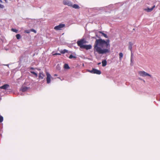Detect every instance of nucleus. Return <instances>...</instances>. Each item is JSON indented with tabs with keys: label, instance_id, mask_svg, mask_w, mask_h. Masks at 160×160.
<instances>
[{
	"label": "nucleus",
	"instance_id": "obj_1",
	"mask_svg": "<svg viewBox=\"0 0 160 160\" xmlns=\"http://www.w3.org/2000/svg\"><path fill=\"white\" fill-rule=\"evenodd\" d=\"M110 41L109 39L105 40L100 38L96 39L94 45V52L99 54H104L110 52Z\"/></svg>",
	"mask_w": 160,
	"mask_h": 160
},
{
	"label": "nucleus",
	"instance_id": "obj_2",
	"mask_svg": "<svg viewBox=\"0 0 160 160\" xmlns=\"http://www.w3.org/2000/svg\"><path fill=\"white\" fill-rule=\"evenodd\" d=\"M87 42L84 39H81L80 40H78L77 42V44L78 46H79L80 48H82L83 46L84 45L83 44L86 43Z\"/></svg>",
	"mask_w": 160,
	"mask_h": 160
},
{
	"label": "nucleus",
	"instance_id": "obj_3",
	"mask_svg": "<svg viewBox=\"0 0 160 160\" xmlns=\"http://www.w3.org/2000/svg\"><path fill=\"white\" fill-rule=\"evenodd\" d=\"M88 71L91 73L96 74L98 75H100L101 73L100 70L94 68H93L92 70H88Z\"/></svg>",
	"mask_w": 160,
	"mask_h": 160
},
{
	"label": "nucleus",
	"instance_id": "obj_4",
	"mask_svg": "<svg viewBox=\"0 0 160 160\" xmlns=\"http://www.w3.org/2000/svg\"><path fill=\"white\" fill-rule=\"evenodd\" d=\"M65 27V25L63 24H60L56 26L54 28V29L55 30H60L62 28Z\"/></svg>",
	"mask_w": 160,
	"mask_h": 160
},
{
	"label": "nucleus",
	"instance_id": "obj_5",
	"mask_svg": "<svg viewBox=\"0 0 160 160\" xmlns=\"http://www.w3.org/2000/svg\"><path fill=\"white\" fill-rule=\"evenodd\" d=\"M138 74L140 76L142 77H145V76L151 77V75H150L144 71H139L138 72Z\"/></svg>",
	"mask_w": 160,
	"mask_h": 160
},
{
	"label": "nucleus",
	"instance_id": "obj_6",
	"mask_svg": "<svg viewBox=\"0 0 160 160\" xmlns=\"http://www.w3.org/2000/svg\"><path fill=\"white\" fill-rule=\"evenodd\" d=\"M46 74L47 76V83L49 84L51 82V76L50 73L47 72H46Z\"/></svg>",
	"mask_w": 160,
	"mask_h": 160
},
{
	"label": "nucleus",
	"instance_id": "obj_7",
	"mask_svg": "<svg viewBox=\"0 0 160 160\" xmlns=\"http://www.w3.org/2000/svg\"><path fill=\"white\" fill-rule=\"evenodd\" d=\"M63 2L64 5H67L68 6L70 7L72 6V3L71 2L68 0H64Z\"/></svg>",
	"mask_w": 160,
	"mask_h": 160
},
{
	"label": "nucleus",
	"instance_id": "obj_8",
	"mask_svg": "<svg viewBox=\"0 0 160 160\" xmlns=\"http://www.w3.org/2000/svg\"><path fill=\"white\" fill-rule=\"evenodd\" d=\"M92 48L91 45H85L83 46L82 48L85 49L87 50L91 49Z\"/></svg>",
	"mask_w": 160,
	"mask_h": 160
},
{
	"label": "nucleus",
	"instance_id": "obj_9",
	"mask_svg": "<svg viewBox=\"0 0 160 160\" xmlns=\"http://www.w3.org/2000/svg\"><path fill=\"white\" fill-rule=\"evenodd\" d=\"M9 87V86L8 84H5L2 86L0 87V89L6 90L7 88H8Z\"/></svg>",
	"mask_w": 160,
	"mask_h": 160
},
{
	"label": "nucleus",
	"instance_id": "obj_10",
	"mask_svg": "<svg viewBox=\"0 0 160 160\" xmlns=\"http://www.w3.org/2000/svg\"><path fill=\"white\" fill-rule=\"evenodd\" d=\"M45 76V75L42 72H40L39 74L38 77L39 79H43Z\"/></svg>",
	"mask_w": 160,
	"mask_h": 160
},
{
	"label": "nucleus",
	"instance_id": "obj_11",
	"mask_svg": "<svg viewBox=\"0 0 160 160\" xmlns=\"http://www.w3.org/2000/svg\"><path fill=\"white\" fill-rule=\"evenodd\" d=\"M155 7V5L153 6L152 8H148L147 9H145V10L146 11L148 12H151L153 9V8Z\"/></svg>",
	"mask_w": 160,
	"mask_h": 160
},
{
	"label": "nucleus",
	"instance_id": "obj_12",
	"mask_svg": "<svg viewBox=\"0 0 160 160\" xmlns=\"http://www.w3.org/2000/svg\"><path fill=\"white\" fill-rule=\"evenodd\" d=\"M28 89V88L26 87H22L21 88L22 91V92L26 91Z\"/></svg>",
	"mask_w": 160,
	"mask_h": 160
},
{
	"label": "nucleus",
	"instance_id": "obj_13",
	"mask_svg": "<svg viewBox=\"0 0 160 160\" xmlns=\"http://www.w3.org/2000/svg\"><path fill=\"white\" fill-rule=\"evenodd\" d=\"M132 45L133 44L131 42H129L128 49L130 50L131 51H132Z\"/></svg>",
	"mask_w": 160,
	"mask_h": 160
},
{
	"label": "nucleus",
	"instance_id": "obj_14",
	"mask_svg": "<svg viewBox=\"0 0 160 160\" xmlns=\"http://www.w3.org/2000/svg\"><path fill=\"white\" fill-rule=\"evenodd\" d=\"M71 7L75 9H79L80 8V7L78 6V5L76 4L73 5L72 4V6H71Z\"/></svg>",
	"mask_w": 160,
	"mask_h": 160
},
{
	"label": "nucleus",
	"instance_id": "obj_15",
	"mask_svg": "<svg viewBox=\"0 0 160 160\" xmlns=\"http://www.w3.org/2000/svg\"><path fill=\"white\" fill-rule=\"evenodd\" d=\"M98 32L100 33L102 35H103L105 38H108V36L104 33L103 32H102V31H99Z\"/></svg>",
	"mask_w": 160,
	"mask_h": 160
},
{
	"label": "nucleus",
	"instance_id": "obj_16",
	"mask_svg": "<svg viewBox=\"0 0 160 160\" xmlns=\"http://www.w3.org/2000/svg\"><path fill=\"white\" fill-rule=\"evenodd\" d=\"M102 65L103 67H104L106 66L107 65V61L106 60H104L102 61Z\"/></svg>",
	"mask_w": 160,
	"mask_h": 160
},
{
	"label": "nucleus",
	"instance_id": "obj_17",
	"mask_svg": "<svg viewBox=\"0 0 160 160\" xmlns=\"http://www.w3.org/2000/svg\"><path fill=\"white\" fill-rule=\"evenodd\" d=\"M68 51L66 49H64L60 51V52L62 54H64L65 53L68 52Z\"/></svg>",
	"mask_w": 160,
	"mask_h": 160
},
{
	"label": "nucleus",
	"instance_id": "obj_18",
	"mask_svg": "<svg viewBox=\"0 0 160 160\" xmlns=\"http://www.w3.org/2000/svg\"><path fill=\"white\" fill-rule=\"evenodd\" d=\"M64 68L66 69H69L70 68L68 64H65L64 65Z\"/></svg>",
	"mask_w": 160,
	"mask_h": 160
},
{
	"label": "nucleus",
	"instance_id": "obj_19",
	"mask_svg": "<svg viewBox=\"0 0 160 160\" xmlns=\"http://www.w3.org/2000/svg\"><path fill=\"white\" fill-rule=\"evenodd\" d=\"M123 56V54L122 53L120 52L119 53V59L121 60Z\"/></svg>",
	"mask_w": 160,
	"mask_h": 160
},
{
	"label": "nucleus",
	"instance_id": "obj_20",
	"mask_svg": "<svg viewBox=\"0 0 160 160\" xmlns=\"http://www.w3.org/2000/svg\"><path fill=\"white\" fill-rule=\"evenodd\" d=\"M16 37L18 39H19L21 38V36L19 34H17L16 35Z\"/></svg>",
	"mask_w": 160,
	"mask_h": 160
},
{
	"label": "nucleus",
	"instance_id": "obj_21",
	"mask_svg": "<svg viewBox=\"0 0 160 160\" xmlns=\"http://www.w3.org/2000/svg\"><path fill=\"white\" fill-rule=\"evenodd\" d=\"M69 58L70 59H71L72 58H76V57L75 56H73L72 54H71L70 55V56H69Z\"/></svg>",
	"mask_w": 160,
	"mask_h": 160
},
{
	"label": "nucleus",
	"instance_id": "obj_22",
	"mask_svg": "<svg viewBox=\"0 0 160 160\" xmlns=\"http://www.w3.org/2000/svg\"><path fill=\"white\" fill-rule=\"evenodd\" d=\"M30 72L31 73H32L33 74H34L35 76H36V77H37L38 76V74L35 72L33 71H31Z\"/></svg>",
	"mask_w": 160,
	"mask_h": 160
},
{
	"label": "nucleus",
	"instance_id": "obj_23",
	"mask_svg": "<svg viewBox=\"0 0 160 160\" xmlns=\"http://www.w3.org/2000/svg\"><path fill=\"white\" fill-rule=\"evenodd\" d=\"M3 121V117L0 115V123L2 122Z\"/></svg>",
	"mask_w": 160,
	"mask_h": 160
},
{
	"label": "nucleus",
	"instance_id": "obj_24",
	"mask_svg": "<svg viewBox=\"0 0 160 160\" xmlns=\"http://www.w3.org/2000/svg\"><path fill=\"white\" fill-rule=\"evenodd\" d=\"M2 2V1L1 0H0V3ZM4 8V6L0 4V8Z\"/></svg>",
	"mask_w": 160,
	"mask_h": 160
},
{
	"label": "nucleus",
	"instance_id": "obj_25",
	"mask_svg": "<svg viewBox=\"0 0 160 160\" xmlns=\"http://www.w3.org/2000/svg\"><path fill=\"white\" fill-rule=\"evenodd\" d=\"M11 31L13 32H15L16 33H17L18 31L17 30L13 28H12L11 29Z\"/></svg>",
	"mask_w": 160,
	"mask_h": 160
},
{
	"label": "nucleus",
	"instance_id": "obj_26",
	"mask_svg": "<svg viewBox=\"0 0 160 160\" xmlns=\"http://www.w3.org/2000/svg\"><path fill=\"white\" fill-rule=\"evenodd\" d=\"M30 31L32 32H34L35 33H36V31L35 30H34V29H31L30 30Z\"/></svg>",
	"mask_w": 160,
	"mask_h": 160
},
{
	"label": "nucleus",
	"instance_id": "obj_27",
	"mask_svg": "<svg viewBox=\"0 0 160 160\" xmlns=\"http://www.w3.org/2000/svg\"><path fill=\"white\" fill-rule=\"evenodd\" d=\"M24 32L27 33H30V32L29 30H26Z\"/></svg>",
	"mask_w": 160,
	"mask_h": 160
},
{
	"label": "nucleus",
	"instance_id": "obj_28",
	"mask_svg": "<svg viewBox=\"0 0 160 160\" xmlns=\"http://www.w3.org/2000/svg\"><path fill=\"white\" fill-rule=\"evenodd\" d=\"M61 55V54L60 53H55L54 54H53V55Z\"/></svg>",
	"mask_w": 160,
	"mask_h": 160
},
{
	"label": "nucleus",
	"instance_id": "obj_29",
	"mask_svg": "<svg viewBox=\"0 0 160 160\" xmlns=\"http://www.w3.org/2000/svg\"><path fill=\"white\" fill-rule=\"evenodd\" d=\"M96 36L98 38H100V37L98 36L97 34L96 35Z\"/></svg>",
	"mask_w": 160,
	"mask_h": 160
},
{
	"label": "nucleus",
	"instance_id": "obj_30",
	"mask_svg": "<svg viewBox=\"0 0 160 160\" xmlns=\"http://www.w3.org/2000/svg\"><path fill=\"white\" fill-rule=\"evenodd\" d=\"M30 69H32V70H33V69H34V68L33 67H31L30 68Z\"/></svg>",
	"mask_w": 160,
	"mask_h": 160
},
{
	"label": "nucleus",
	"instance_id": "obj_31",
	"mask_svg": "<svg viewBox=\"0 0 160 160\" xmlns=\"http://www.w3.org/2000/svg\"><path fill=\"white\" fill-rule=\"evenodd\" d=\"M131 61H132V56L131 57Z\"/></svg>",
	"mask_w": 160,
	"mask_h": 160
},
{
	"label": "nucleus",
	"instance_id": "obj_32",
	"mask_svg": "<svg viewBox=\"0 0 160 160\" xmlns=\"http://www.w3.org/2000/svg\"><path fill=\"white\" fill-rule=\"evenodd\" d=\"M55 75V76H57V75H56V74H55V75Z\"/></svg>",
	"mask_w": 160,
	"mask_h": 160
}]
</instances>
